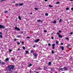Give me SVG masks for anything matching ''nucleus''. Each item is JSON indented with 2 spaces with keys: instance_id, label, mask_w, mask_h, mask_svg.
Returning <instances> with one entry per match:
<instances>
[{
  "instance_id": "603ef678",
  "label": "nucleus",
  "mask_w": 73,
  "mask_h": 73,
  "mask_svg": "<svg viewBox=\"0 0 73 73\" xmlns=\"http://www.w3.org/2000/svg\"><path fill=\"white\" fill-rule=\"evenodd\" d=\"M44 32L45 33H46L47 32V31H46V30H44Z\"/></svg>"
},
{
  "instance_id": "4be33fe9",
  "label": "nucleus",
  "mask_w": 73,
  "mask_h": 73,
  "mask_svg": "<svg viewBox=\"0 0 73 73\" xmlns=\"http://www.w3.org/2000/svg\"><path fill=\"white\" fill-rule=\"evenodd\" d=\"M12 60L13 61H14L15 60V58H12Z\"/></svg>"
},
{
  "instance_id": "3c124183",
  "label": "nucleus",
  "mask_w": 73,
  "mask_h": 73,
  "mask_svg": "<svg viewBox=\"0 0 73 73\" xmlns=\"http://www.w3.org/2000/svg\"><path fill=\"white\" fill-rule=\"evenodd\" d=\"M21 34H23V33H24V32L23 31H21Z\"/></svg>"
},
{
  "instance_id": "5701e85b",
  "label": "nucleus",
  "mask_w": 73,
  "mask_h": 73,
  "mask_svg": "<svg viewBox=\"0 0 73 73\" xmlns=\"http://www.w3.org/2000/svg\"><path fill=\"white\" fill-rule=\"evenodd\" d=\"M23 49L25 50V47H24V46H23Z\"/></svg>"
},
{
  "instance_id": "bf43d9fd",
  "label": "nucleus",
  "mask_w": 73,
  "mask_h": 73,
  "mask_svg": "<svg viewBox=\"0 0 73 73\" xmlns=\"http://www.w3.org/2000/svg\"><path fill=\"white\" fill-rule=\"evenodd\" d=\"M61 44L62 45H64V43H61Z\"/></svg>"
},
{
  "instance_id": "7ed1b4c3",
  "label": "nucleus",
  "mask_w": 73,
  "mask_h": 73,
  "mask_svg": "<svg viewBox=\"0 0 73 73\" xmlns=\"http://www.w3.org/2000/svg\"><path fill=\"white\" fill-rule=\"evenodd\" d=\"M56 45V44H52V49H54V46Z\"/></svg>"
},
{
  "instance_id": "dca6fc26",
  "label": "nucleus",
  "mask_w": 73,
  "mask_h": 73,
  "mask_svg": "<svg viewBox=\"0 0 73 73\" xmlns=\"http://www.w3.org/2000/svg\"><path fill=\"white\" fill-rule=\"evenodd\" d=\"M21 37V36L20 35L17 36V38H20V37Z\"/></svg>"
},
{
  "instance_id": "a19ab883",
  "label": "nucleus",
  "mask_w": 73,
  "mask_h": 73,
  "mask_svg": "<svg viewBox=\"0 0 73 73\" xmlns=\"http://www.w3.org/2000/svg\"><path fill=\"white\" fill-rule=\"evenodd\" d=\"M59 33H61V32H62L61 31V30H59Z\"/></svg>"
},
{
  "instance_id": "680f3d73",
  "label": "nucleus",
  "mask_w": 73,
  "mask_h": 73,
  "mask_svg": "<svg viewBox=\"0 0 73 73\" xmlns=\"http://www.w3.org/2000/svg\"><path fill=\"white\" fill-rule=\"evenodd\" d=\"M30 14H31V15H32V14H33V13H30Z\"/></svg>"
},
{
  "instance_id": "473e14b6",
  "label": "nucleus",
  "mask_w": 73,
  "mask_h": 73,
  "mask_svg": "<svg viewBox=\"0 0 73 73\" xmlns=\"http://www.w3.org/2000/svg\"><path fill=\"white\" fill-rule=\"evenodd\" d=\"M57 35H60V33H59V32H58L57 33Z\"/></svg>"
},
{
  "instance_id": "ddd939ff",
  "label": "nucleus",
  "mask_w": 73,
  "mask_h": 73,
  "mask_svg": "<svg viewBox=\"0 0 73 73\" xmlns=\"http://www.w3.org/2000/svg\"><path fill=\"white\" fill-rule=\"evenodd\" d=\"M36 70H42V68H40L39 67L38 68L36 69Z\"/></svg>"
},
{
  "instance_id": "412c9836",
  "label": "nucleus",
  "mask_w": 73,
  "mask_h": 73,
  "mask_svg": "<svg viewBox=\"0 0 73 73\" xmlns=\"http://www.w3.org/2000/svg\"><path fill=\"white\" fill-rule=\"evenodd\" d=\"M51 64H52V62H49L48 63V65H51Z\"/></svg>"
},
{
  "instance_id": "49530a36",
  "label": "nucleus",
  "mask_w": 73,
  "mask_h": 73,
  "mask_svg": "<svg viewBox=\"0 0 73 73\" xmlns=\"http://www.w3.org/2000/svg\"><path fill=\"white\" fill-rule=\"evenodd\" d=\"M33 48H36V45H35V46H33Z\"/></svg>"
},
{
  "instance_id": "b1692460",
  "label": "nucleus",
  "mask_w": 73,
  "mask_h": 73,
  "mask_svg": "<svg viewBox=\"0 0 73 73\" xmlns=\"http://www.w3.org/2000/svg\"><path fill=\"white\" fill-rule=\"evenodd\" d=\"M69 46H70V45L68 44L67 46V47H69Z\"/></svg>"
},
{
  "instance_id": "9b49d317",
  "label": "nucleus",
  "mask_w": 73,
  "mask_h": 73,
  "mask_svg": "<svg viewBox=\"0 0 73 73\" xmlns=\"http://www.w3.org/2000/svg\"><path fill=\"white\" fill-rule=\"evenodd\" d=\"M58 37L59 38H62V36L60 34L58 35Z\"/></svg>"
},
{
  "instance_id": "8fccbe9b",
  "label": "nucleus",
  "mask_w": 73,
  "mask_h": 73,
  "mask_svg": "<svg viewBox=\"0 0 73 73\" xmlns=\"http://www.w3.org/2000/svg\"><path fill=\"white\" fill-rule=\"evenodd\" d=\"M27 38H30V37L28 36L27 37Z\"/></svg>"
},
{
  "instance_id": "4c0bfd02",
  "label": "nucleus",
  "mask_w": 73,
  "mask_h": 73,
  "mask_svg": "<svg viewBox=\"0 0 73 73\" xmlns=\"http://www.w3.org/2000/svg\"><path fill=\"white\" fill-rule=\"evenodd\" d=\"M60 4V2H56V4Z\"/></svg>"
},
{
  "instance_id": "f03ea898",
  "label": "nucleus",
  "mask_w": 73,
  "mask_h": 73,
  "mask_svg": "<svg viewBox=\"0 0 73 73\" xmlns=\"http://www.w3.org/2000/svg\"><path fill=\"white\" fill-rule=\"evenodd\" d=\"M15 29H16V30H17V31H20V29L19 28H18L17 27H15Z\"/></svg>"
},
{
  "instance_id": "9d476101",
  "label": "nucleus",
  "mask_w": 73,
  "mask_h": 73,
  "mask_svg": "<svg viewBox=\"0 0 73 73\" xmlns=\"http://www.w3.org/2000/svg\"><path fill=\"white\" fill-rule=\"evenodd\" d=\"M37 21L38 22H40L41 23H42V21L40 20H37Z\"/></svg>"
},
{
  "instance_id": "ea45409f",
  "label": "nucleus",
  "mask_w": 73,
  "mask_h": 73,
  "mask_svg": "<svg viewBox=\"0 0 73 73\" xmlns=\"http://www.w3.org/2000/svg\"><path fill=\"white\" fill-rule=\"evenodd\" d=\"M48 46H50V45H51V44H50V43H48Z\"/></svg>"
},
{
  "instance_id": "f8f14e48",
  "label": "nucleus",
  "mask_w": 73,
  "mask_h": 73,
  "mask_svg": "<svg viewBox=\"0 0 73 73\" xmlns=\"http://www.w3.org/2000/svg\"><path fill=\"white\" fill-rule=\"evenodd\" d=\"M59 42L58 40H56V45H58Z\"/></svg>"
},
{
  "instance_id": "09e8293b",
  "label": "nucleus",
  "mask_w": 73,
  "mask_h": 73,
  "mask_svg": "<svg viewBox=\"0 0 73 73\" xmlns=\"http://www.w3.org/2000/svg\"><path fill=\"white\" fill-rule=\"evenodd\" d=\"M3 1H5V0H2L1 1V2H2Z\"/></svg>"
},
{
  "instance_id": "bb28decb",
  "label": "nucleus",
  "mask_w": 73,
  "mask_h": 73,
  "mask_svg": "<svg viewBox=\"0 0 73 73\" xmlns=\"http://www.w3.org/2000/svg\"><path fill=\"white\" fill-rule=\"evenodd\" d=\"M49 7L51 8H52V7H53V6L50 5H49Z\"/></svg>"
},
{
  "instance_id": "c85d7f7f",
  "label": "nucleus",
  "mask_w": 73,
  "mask_h": 73,
  "mask_svg": "<svg viewBox=\"0 0 73 73\" xmlns=\"http://www.w3.org/2000/svg\"><path fill=\"white\" fill-rule=\"evenodd\" d=\"M63 68H60V70H63Z\"/></svg>"
},
{
  "instance_id": "1a4fd4ad",
  "label": "nucleus",
  "mask_w": 73,
  "mask_h": 73,
  "mask_svg": "<svg viewBox=\"0 0 73 73\" xmlns=\"http://www.w3.org/2000/svg\"><path fill=\"white\" fill-rule=\"evenodd\" d=\"M34 57H35V58H37V55L36 54H34Z\"/></svg>"
},
{
  "instance_id": "0eeeda50",
  "label": "nucleus",
  "mask_w": 73,
  "mask_h": 73,
  "mask_svg": "<svg viewBox=\"0 0 73 73\" xmlns=\"http://www.w3.org/2000/svg\"><path fill=\"white\" fill-rule=\"evenodd\" d=\"M63 69H64L65 70H68V68L66 67H64L63 68Z\"/></svg>"
},
{
  "instance_id": "c03bdc74",
  "label": "nucleus",
  "mask_w": 73,
  "mask_h": 73,
  "mask_svg": "<svg viewBox=\"0 0 73 73\" xmlns=\"http://www.w3.org/2000/svg\"><path fill=\"white\" fill-rule=\"evenodd\" d=\"M2 37H3V36H2V35H0V38H2Z\"/></svg>"
},
{
  "instance_id": "4468645a",
  "label": "nucleus",
  "mask_w": 73,
  "mask_h": 73,
  "mask_svg": "<svg viewBox=\"0 0 73 73\" xmlns=\"http://www.w3.org/2000/svg\"><path fill=\"white\" fill-rule=\"evenodd\" d=\"M30 53H34V51L33 50H31Z\"/></svg>"
},
{
  "instance_id": "72a5a7b5",
  "label": "nucleus",
  "mask_w": 73,
  "mask_h": 73,
  "mask_svg": "<svg viewBox=\"0 0 73 73\" xmlns=\"http://www.w3.org/2000/svg\"><path fill=\"white\" fill-rule=\"evenodd\" d=\"M54 51H52V54H54Z\"/></svg>"
},
{
  "instance_id": "052dcab7",
  "label": "nucleus",
  "mask_w": 73,
  "mask_h": 73,
  "mask_svg": "<svg viewBox=\"0 0 73 73\" xmlns=\"http://www.w3.org/2000/svg\"><path fill=\"white\" fill-rule=\"evenodd\" d=\"M20 50V48H19L18 49V50H19H19Z\"/></svg>"
},
{
  "instance_id": "37998d69",
  "label": "nucleus",
  "mask_w": 73,
  "mask_h": 73,
  "mask_svg": "<svg viewBox=\"0 0 73 73\" xmlns=\"http://www.w3.org/2000/svg\"><path fill=\"white\" fill-rule=\"evenodd\" d=\"M35 10H38V8H35Z\"/></svg>"
},
{
  "instance_id": "39448f33",
  "label": "nucleus",
  "mask_w": 73,
  "mask_h": 73,
  "mask_svg": "<svg viewBox=\"0 0 73 73\" xmlns=\"http://www.w3.org/2000/svg\"><path fill=\"white\" fill-rule=\"evenodd\" d=\"M39 41H40V39H38L35 40V42H36V43L38 42Z\"/></svg>"
},
{
  "instance_id": "aec40b11",
  "label": "nucleus",
  "mask_w": 73,
  "mask_h": 73,
  "mask_svg": "<svg viewBox=\"0 0 73 73\" xmlns=\"http://www.w3.org/2000/svg\"><path fill=\"white\" fill-rule=\"evenodd\" d=\"M32 64H29V65L28 66V67H30V66H32Z\"/></svg>"
},
{
  "instance_id": "6e6552de",
  "label": "nucleus",
  "mask_w": 73,
  "mask_h": 73,
  "mask_svg": "<svg viewBox=\"0 0 73 73\" xmlns=\"http://www.w3.org/2000/svg\"><path fill=\"white\" fill-rule=\"evenodd\" d=\"M8 61H9V58H7L5 60V62H7Z\"/></svg>"
},
{
  "instance_id": "cd10ccee",
  "label": "nucleus",
  "mask_w": 73,
  "mask_h": 73,
  "mask_svg": "<svg viewBox=\"0 0 73 73\" xmlns=\"http://www.w3.org/2000/svg\"><path fill=\"white\" fill-rule=\"evenodd\" d=\"M15 6H17L19 5V4H15Z\"/></svg>"
},
{
  "instance_id": "de8ad7c7",
  "label": "nucleus",
  "mask_w": 73,
  "mask_h": 73,
  "mask_svg": "<svg viewBox=\"0 0 73 73\" xmlns=\"http://www.w3.org/2000/svg\"><path fill=\"white\" fill-rule=\"evenodd\" d=\"M51 39H54V37H51Z\"/></svg>"
},
{
  "instance_id": "6ab92c4d",
  "label": "nucleus",
  "mask_w": 73,
  "mask_h": 73,
  "mask_svg": "<svg viewBox=\"0 0 73 73\" xmlns=\"http://www.w3.org/2000/svg\"><path fill=\"white\" fill-rule=\"evenodd\" d=\"M25 53H26V54H28V53H29V51L28 50L26 51H25Z\"/></svg>"
},
{
  "instance_id": "393cba45",
  "label": "nucleus",
  "mask_w": 73,
  "mask_h": 73,
  "mask_svg": "<svg viewBox=\"0 0 73 73\" xmlns=\"http://www.w3.org/2000/svg\"><path fill=\"white\" fill-rule=\"evenodd\" d=\"M45 16H48V13H46L45 14Z\"/></svg>"
},
{
  "instance_id": "a211bd4d",
  "label": "nucleus",
  "mask_w": 73,
  "mask_h": 73,
  "mask_svg": "<svg viewBox=\"0 0 73 73\" xmlns=\"http://www.w3.org/2000/svg\"><path fill=\"white\" fill-rule=\"evenodd\" d=\"M19 5L20 6H22V5H23V3H20Z\"/></svg>"
},
{
  "instance_id": "69168bd1",
  "label": "nucleus",
  "mask_w": 73,
  "mask_h": 73,
  "mask_svg": "<svg viewBox=\"0 0 73 73\" xmlns=\"http://www.w3.org/2000/svg\"><path fill=\"white\" fill-rule=\"evenodd\" d=\"M14 3H16V2L15 1H14L13 2Z\"/></svg>"
},
{
  "instance_id": "f3484780",
  "label": "nucleus",
  "mask_w": 73,
  "mask_h": 73,
  "mask_svg": "<svg viewBox=\"0 0 73 73\" xmlns=\"http://www.w3.org/2000/svg\"><path fill=\"white\" fill-rule=\"evenodd\" d=\"M44 69H45V70L47 69V67L46 66L44 67Z\"/></svg>"
},
{
  "instance_id": "e2e57ef3",
  "label": "nucleus",
  "mask_w": 73,
  "mask_h": 73,
  "mask_svg": "<svg viewBox=\"0 0 73 73\" xmlns=\"http://www.w3.org/2000/svg\"><path fill=\"white\" fill-rule=\"evenodd\" d=\"M35 73H39V72H35Z\"/></svg>"
},
{
  "instance_id": "58836bf2",
  "label": "nucleus",
  "mask_w": 73,
  "mask_h": 73,
  "mask_svg": "<svg viewBox=\"0 0 73 73\" xmlns=\"http://www.w3.org/2000/svg\"><path fill=\"white\" fill-rule=\"evenodd\" d=\"M17 44L18 45H20V43L19 42H18L17 43Z\"/></svg>"
},
{
  "instance_id": "a878e982",
  "label": "nucleus",
  "mask_w": 73,
  "mask_h": 73,
  "mask_svg": "<svg viewBox=\"0 0 73 73\" xmlns=\"http://www.w3.org/2000/svg\"><path fill=\"white\" fill-rule=\"evenodd\" d=\"M61 21H62L61 20V19H60L59 21V23H61Z\"/></svg>"
},
{
  "instance_id": "5fc2aeb1",
  "label": "nucleus",
  "mask_w": 73,
  "mask_h": 73,
  "mask_svg": "<svg viewBox=\"0 0 73 73\" xmlns=\"http://www.w3.org/2000/svg\"><path fill=\"white\" fill-rule=\"evenodd\" d=\"M66 40H69V38H66Z\"/></svg>"
},
{
  "instance_id": "338daca9",
  "label": "nucleus",
  "mask_w": 73,
  "mask_h": 73,
  "mask_svg": "<svg viewBox=\"0 0 73 73\" xmlns=\"http://www.w3.org/2000/svg\"><path fill=\"white\" fill-rule=\"evenodd\" d=\"M30 73H31V71H30Z\"/></svg>"
},
{
  "instance_id": "f704fd0d",
  "label": "nucleus",
  "mask_w": 73,
  "mask_h": 73,
  "mask_svg": "<svg viewBox=\"0 0 73 73\" xmlns=\"http://www.w3.org/2000/svg\"><path fill=\"white\" fill-rule=\"evenodd\" d=\"M12 50L11 49H10V50H9V52H12Z\"/></svg>"
},
{
  "instance_id": "f257e3e1",
  "label": "nucleus",
  "mask_w": 73,
  "mask_h": 73,
  "mask_svg": "<svg viewBox=\"0 0 73 73\" xmlns=\"http://www.w3.org/2000/svg\"><path fill=\"white\" fill-rule=\"evenodd\" d=\"M8 70L7 72L8 73H12V70H13L15 69V65H10L7 66Z\"/></svg>"
},
{
  "instance_id": "c9c22d12",
  "label": "nucleus",
  "mask_w": 73,
  "mask_h": 73,
  "mask_svg": "<svg viewBox=\"0 0 73 73\" xmlns=\"http://www.w3.org/2000/svg\"><path fill=\"white\" fill-rule=\"evenodd\" d=\"M8 11H5V13H8Z\"/></svg>"
},
{
  "instance_id": "c756f323",
  "label": "nucleus",
  "mask_w": 73,
  "mask_h": 73,
  "mask_svg": "<svg viewBox=\"0 0 73 73\" xmlns=\"http://www.w3.org/2000/svg\"><path fill=\"white\" fill-rule=\"evenodd\" d=\"M56 23V21H54V22H53V24H55V23Z\"/></svg>"
},
{
  "instance_id": "13d9d810",
  "label": "nucleus",
  "mask_w": 73,
  "mask_h": 73,
  "mask_svg": "<svg viewBox=\"0 0 73 73\" xmlns=\"http://www.w3.org/2000/svg\"><path fill=\"white\" fill-rule=\"evenodd\" d=\"M70 34H71V35H73V33L72 32H71L70 33Z\"/></svg>"
},
{
  "instance_id": "20e7f679",
  "label": "nucleus",
  "mask_w": 73,
  "mask_h": 73,
  "mask_svg": "<svg viewBox=\"0 0 73 73\" xmlns=\"http://www.w3.org/2000/svg\"><path fill=\"white\" fill-rule=\"evenodd\" d=\"M5 28V27L4 26H3L2 25H0V28H3V29H4Z\"/></svg>"
},
{
  "instance_id": "2eb2a0df",
  "label": "nucleus",
  "mask_w": 73,
  "mask_h": 73,
  "mask_svg": "<svg viewBox=\"0 0 73 73\" xmlns=\"http://www.w3.org/2000/svg\"><path fill=\"white\" fill-rule=\"evenodd\" d=\"M18 18L20 20H21V18L20 16H19Z\"/></svg>"
},
{
  "instance_id": "a18cd8bd",
  "label": "nucleus",
  "mask_w": 73,
  "mask_h": 73,
  "mask_svg": "<svg viewBox=\"0 0 73 73\" xmlns=\"http://www.w3.org/2000/svg\"><path fill=\"white\" fill-rule=\"evenodd\" d=\"M21 43L22 44H24V42H22Z\"/></svg>"
},
{
  "instance_id": "864d4df0",
  "label": "nucleus",
  "mask_w": 73,
  "mask_h": 73,
  "mask_svg": "<svg viewBox=\"0 0 73 73\" xmlns=\"http://www.w3.org/2000/svg\"><path fill=\"white\" fill-rule=\"evenodd\" d=\"M71 11H73V8H71Z\"/></svg>"
},
{
  "instance_id": "4d7b16f0",
  "label": "nucleus",
  "mask_w": 73,
  "mask_h": 73,
  "mask_svg": "<svg viewBox=\"0 0 73 73\" xmlns=\"http://www.w3.org/2000/svg\"><path fill=\"white\" fill-rule=\"evenodd\" d=\"M0 35H3V33L1 32H0Z\"/></svg>"
},
{
  "instance_id": "79ce46f5",
  "label": "nucleus",
  "mask_w": 73,
  "mask_h": 73,
  "mask_svg": "<svg viewBox=\"0 0 73 73\" xmlns=\"http://www.w3.org/2000/svg\"><path fill=\"white\" fill-rule=\"evenodd\" d=\"M14 41H17V39L16 38H14Z\"/></svg>"
},
{
  "instance_id": "0e129e2a",
  "label": "nucleus",
  "mask_w": 73,
  "mask_h": 73,
  "mask_svg": "<svg viewBox=\"0 0 73 73\" xmlns=\"http://www.w3.org/2000/svg\"><path fill=\"white\" fill-rule=\"evenodd\" d=\"M5 29V30H8V28Z\"/></svg>"
},
{
  "instance_id": "7c9ffc66",
  "label": "nucleus",
  "mask_w": 73,
  "mask_h": 73,
  "mask_svg": "<svg viewBox=\"0 0 73 73\" xmlns=\"http://www.w3.org/2000/svg\"><path fill=\"white\" fill-rule=\"evenodd\" d=\"M2 65H4L5 64V63L4 62H3L2 63Z\"/></svg>"
},
{
  "instance_id": "423d86ee",
  "label": "nucleus",
  "mask_w": 73,
  "mask_h": 73,
  "mask_svg": "<svg viewBox=\"0 0 73 73\" xmlns=\"http://www.w3.org/2000/svg\"><path fill=\"white\" fill-rule=\"evenodd\" d=\"M60 48L62 49V50H64V47L63 46H60Z\"/></svg>"
},
{
  "instance_id": "6e6d98bb",
  "label": "nucleus",
  "mask_w": 73,
  "mask_h": 73,
  "mask_svg": "<svg viewBox=\"0 0 73 73\" xmlns=\"http://www.w3.org/2000/svg\"><path fill=\"white\" fill-rule=\"evenodd\" d=\"M45 1H46V2L48 1V0H44Z\"/></svg>"
},
{
  "instance_id": "2f4dec72",
  "label": "nucleus",
  "mask_w": 73,
  "mask_h": 73,
  "mask_svg": "<svg viewBox=\"0 0 73 73\" xmlns=\"http://www.w3.org/2000/svg\"><path fill=\"white\" fill-rule=\"evenodd\" d=\"M69 8H66V11H68V10H69Z\"/></svg>"
},
{
  "instance_id": "e433bc0d",
  "label": "nucleus",
  "mask_w": 73,
  "mask_h": 73,
  "mask_svg": "<svg viewBox=\"0 0 73 73\" xmlns=\"http://www.w3.org/2000/svg\"><path fill=\"white\" fill-rule=\"evenodd\" d=\"M51 70L52 71H53V68H51Z\"/></svg>"
},
{
  "instance_id": "774afa93",
  "label": "nucleus",
  "mask_w": 73,
  "mask_h": 73,
  "mask_svg": "<svg viewBox=\"0 0 73 73\" xmlns=\"http://www.w3.org/2000/svg\"><path fill=\"white\" fill-rule=\"evenodd\" d=\"M70 0V1H73V0Z\"/></svg>"
}]
</instances>
